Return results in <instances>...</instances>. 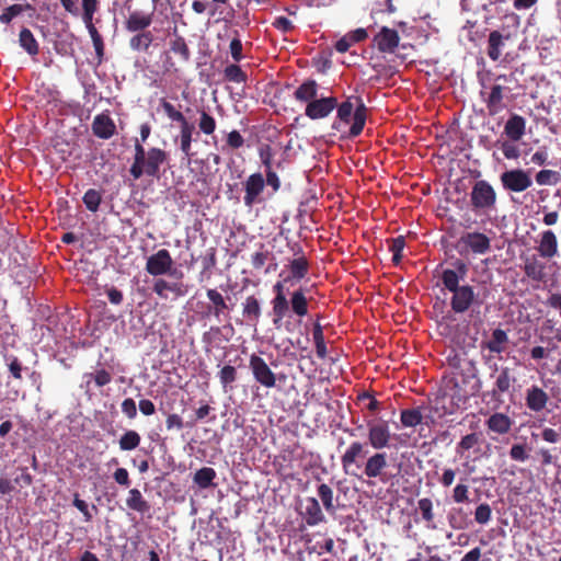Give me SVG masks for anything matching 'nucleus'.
I'll use <instances>...</instances> for the list:
<instances>
[{
  "mask_svg": "<svg viewBox=\"0 0 561 561\" xmlns=\"http://www.w3.org/2000/svg\"><path fill=\"white\" fill-rule=\"evenodd\" d=\"M295 259L290 260L279 274V279L273 285L274 298L271 301L273 324L280 327L283 319L289 311L298 318L308 314V299L302 287L289 293V288L300 283L309 273V262L302 248L296 243L293 248Z\"/></svg>",
  "mask_w": 561,
  "mask_h": 561,
  "instance_id": "nucleus-1",
  "label": "nucleus"
},
{
  "mask_svg": "<svg viewBox=\"0 0 561 561\" xmlns=\"http://www.w3.org/2000/svg\"><path fill=\"white\" fill-rule=\"evenodd\" d=\"M450 265L451 267L442 271L439 279L444 289L451 293L449 300L450 309L457 314H462L474 306L479 307L481 301L473 286L460 284V282L465 280L469 272L467 263L461 259H456Z\"/></svg>",
  "mask_w": 561,
  "mask_h": 561,
  "instance_id": "nucleus-2",
  "label": "nucleus"
},
{
  "mask_svg": "<svg viewBox=\"0 0 561 561\" xmlns=\"http://www.w3.org/2000/svg\"><path fill=\"white\" fill-rule=\"evenodd\" d=\"M336 119L332 123V129L343 131V127L352 122L343 138L358 137L365 127L368 108L359 96H348L344 102L337 103Z\"/></svg>",
  "mask_w": 561,
  "mask_h": 561,
  "instance_id": "nucleus-3",
  "label": "nucleus"
},
{
  "mask_svg": "<svg viewBox=\"0 0 561 561\" xmlns=\"http://www.w3.org/2000/svg\"><path fill=\"white\" fill-rule=\"evenodd\" d=\"M167 160V153L160 148H150L145 150L144 146L136 140L134 162L129 169L135 180L140 179L144 174L148 176H157L160 165Z\"/></svg>",
  "mask_w": 561,
  "mask_h": 561,
  "instance_id": "nucleus-4",
  "label": "nucleus"
},
{
  "mask_svg": "<svg viewBox=\"0 0 561 561\" xmlns=\"http://www.w3.org/2000/svg\"><path fill=\"white\" fill-rule=\"evenodd\" d=\"M368 448L367 443L354 440L345 449L341 456V465L343 472L346 476L362 478V472L365 466L364 460L367 459Z\"/></svg>",
  "mask_w": 561,
  "mask_h": 561,
  "instance_id": "nucleus-5",
  "label": "nucleus"
},
{
  "mask_svg": "<svg viewBox=\"0 0 561 561\" xmlns=\"http://www.w3.org/2000/svg\"><path fill=\"white\" fill-rule=\"evenodd\" d=\"M497 195L486 180L474 182L470 192V205L476 213H488L495 209Z\"/></svg>",
  "mask_w": 561,
  "mask_h": 561,
  "instance_id": "nucleus-6",
  "label": "nucleus"
},
{
  "mask_svg": "<svg viewBox=\"0 0 561 561\" xmlns=\"http://www.w3.org/2000/svg\"><path fill=\"white\" fill-rule=\"evenodd\" d=\"M173 263L170 252L165 249H161L147 259L145 268L149 275L154 277L168 274L181 279L183 273L176 268H172Z\"/></svg>",
  "mask_w": 561,
  "mask_h": 561,
  "instance_id": "nucleus-7",
  "label": "nucleus"
},
{
  "mask_svg": "<svg viewBox=\"0 0 561 561\" xmlns=\"http://www.w3.org/2000/svg\"><path fill=\"white\" fill-rule=\"evenodd\" d=\"M516 378L512 374V369L507 366L501 367L499 374L495 376L493 388L483 393V399L490 398L495 403V408H499L504 403L503 394L510 392Z\"/></svg>",
  "mask_w": 561,
  "mask_h": 561,
  "instance_id": "nucleus-8",
  "label": "nucleus"
},
{
  "mask_svg": "<svg viewBox=\"0 0 561 561\" xmlns=\"http://www.w3.org/2000/svg\"><path fill=\"white\" fill-rule=\"evenodd\" d=\"M500 181L503 188L511 193L525 192L533 185L529 172L519 168L504 171L500 175Z\"/></svg>",
  "mask_w": 561,
  "mask_h": 561,
  "instance_id": "nucleus-9",
  "label": "nucleus"
},
{
  "mask_svg": "<svg viewBox=\"0 0 561 561\" xmlns=\"http://www.w3.org/2000/svg\"><path fill=\"white\" fill-rule=\"evenodd\" d=\"M249 368L255 381L263 387L274 388L276 386V375L261 356L252 354L249 359Z\"/></svg>",
  "mask_w": 561,
  "mask_h": 561,
  "instance_id": "nucleus-10",
  "label": "nucleus"
},
{
  "mask_svg": "<svg viewBox=\"0 0 561 561\" xmlns=\"http://www.w3.org/2000/svg\"><path fill=\"white\" fill-rule=\"evenodd\" d=\"M458 243L463 247L465 251H470L476 255L486 254L491 250V239L478 231L463 233Z\"/></svg>",
  "mask_w": 561,
  "mask_h": 561,
  "instance_id": "nucleus-11",
  "label": "nucleus"
},
{
  "mask_svg": "<svg viewBox=\"0 0 561 561\" xmlns=\"http://www.w3.org/2000/svg\"><path fill=\"white\" fill-rule=\"evenodd\" d=\"M524 274L533 282L542 283L547 278V264L539 254L522 255Z\"/></svg>",
  "mask_w": 561,
  "mask_h": 561,
  "instance_id": "nucleus-12",
  "label": "nucleus"
},
{
  "mask_svg": "<svg viewBox=\"0 0 561 561\" xmlns=\"http://www.w3.org/2000/svg\"><path fill=\"white\" fill-rule=\"evenodd\" d=\"M367 426L368 443L374 449L380 450L389 446L391 434L388 422H368Z\"/></svg>",
  "mask_w": 561,
  "mask_h": 561,
  "instance_id": "nucleus-13",
  "label": "nucleus"
},
{
  "mask_svg": "<svg viewBox=\"0 0 561 561\" xmlns=\"http://www.w3.org/2000/svg\"><path fill=\"white\" fill-rule=\"evenodd\" d=\"M336 106L337 99L334 96L314 99L307 104L305 114L310 119H321L329 116Z\"/></svg>",
  "mask_w": 561,
  "mask_h": 561,
  "instance_id": "nucleus-14",
  "label": "nucleus"
},
{
  "mask_svg": "<svg viewBox=\"0 0 561 561\" xmlns=\"http://www.w3.org/2000/svg\"><path fill=\"white\" fill-rule=\"evenodd\" d=\"M265 180L261 173H253L244 182V196L243 202L248 207H252L254 204L260 203V195L264 191Z\"/></svg>",
  "mask_w": 561,
  "mask_h": 561,
  "instance_id": "nucleus-15",
  "label": "nucleus"
},
{
  "mask_svg": "<svg viewBox=\"0 0 561 561\" xmlns=\"http://www.w3.org/2000/svg\"><path fill=\"white\" fill-rule=\"evenodd\" d=\"M153 293L161 299L169 298L168 293H172L174 298L184 297L188 293V287L182 282H169L164 278L154 279L152 286Z\"/></svg>",
  "mask_w": 561,
  "mask_h": 561,
  "instance_id": "nucleus-16",
  "label": "nucleus"
},
{
  "mask_svg": "<svg viewBox=\"0 0 561 561\" xmlns=\"http://www.w3.org/2000/svg\"><path fill=\"white\" fill-rule=\"evenodd\" d=\"M387 467V454L375 453L366 459L363 472L360 474L362 477L365 476L368 479L379 478L381 481H385L383 471Z\"/></svg>",
  "mask_w": 561,
  "mask_h": 561,
  "instance_id": "nucleus-17",
  "label": "nucleus"
},
{
  "mask_svg": "<svg viewBox=\"0 0 561 561\" xmlns=\"http://www.w3.org/2000/svg\"><path fill=\"white\" fill-rule=\"evenodd\" d=\"M374 42L380 53L391 54L399 46L400 36L396 30L382 26L375 35Z\"/></svg>",
  "mask_w": 561,
  "mask_h": 561,
  "instance_id": "nucleus-18",
  "label": "nucleus"
},
{
  "mask_svg": "<svg viewBox=\"0 0 561 561\" xmlns=\"http://www.w3.org/2000/svg\"><path fill=\"white\" fill-rule=\"evenodd\" d=\"M153 22V11L146 13L144 11L134 10L128 13L124 21V28L130 32L149 31L148 27Z\"/></svg>",
  "mask_w": 561,
  "mask_h": 561,
  "instance_id": "nucleus-19",
  "label": "nucleus"
},
{
  "mask_svg": "<svg viewBox=\"0 0 561 561\" xmlns=\"http://www.w3.org/2000/svg\"><path fill=\"white\" fill-rule=\"evenodd\" d=\"M558 238L552 230H543L539 234L538 245L536 250L538 252L537 254H539L540 257L546 260L554 257L558 254Z\"/></svg>",
  "mask_w": 561,
  "mask_h": 561,
  "instance_id": "nucleus-20",
  "label": "nucleus"
},
{
  "mask_svg": "<svg viewBox=\"0 0 561 561\" xmlns=\"http://www.w3.org/2000/svg\"><path fill=\"white\" fill-rule=\"evenodd\" d=\"M549 401L548 393L537 385H533L526 390V407L533 412H541L546 409Z\"/></svg>",
  "mask_w": 561,
  "mask_h": 561,
  "instance_id": "nucleus-21",
  "label": "nucleus"
},
{
  "mask_svg": "<svg viewBox=\"0 0 561 561\" xmlns=\"http://www.w3.org/2000/svg\"><path fill=\"white\" fill-rule=\"evenodd\" d=\"M93 134L101 139H110L116 133V125L108 114H99L92 122Z\"/></svg>",
  "mask_w": 561,
  "mask_h": 561,
  "instance_id": "nucleus-22",
  "label": "nucleus"
},
{
  "mask_svg": "<svg viewBox=\"0 0 561 561\" xmlns=\"http://www.w3.org/2000/svg\"><path fill=\"white\" fill-rule=\"evenodd\" d=\"M526 133V119L518 115L512 114L505 123L504 134L511 141L520 140Z\"/></svg>",
  "mask_w": 561,
  "mask_h": 561,
  "instance_id": "nucleus-23",
  "label": "nucleus"
},
{
  "mask_svg": "<svg viewBox=\"0 0 561 561\" xmlns=\"http://www.w3.org/2000/svg\"><path fill=\"white\" fill-rule=\"evenodd\" d=\"M513 425V420L505 413L495 412L490 415V417L485 421V426L489 432L495 433L497 435L507 434Z\"/></svg>",
  "mask_w": 561,
  "mask_h": 561,
  "instance_id": "nucleus-24",
  "label": "nucleus"
},
{
  "mask_svg": "<svg viewBox=\"0 0 561 561\" xmlns=\"http://www.w3.org/2000/svg\"><path fill=\"white\" fill-rule=\"evenodd\" d=\"M242 316L251 324L256 325L261 316V301L254 295L248 296L242 302Z\"/></svg>",
  "mask_w": 561,
  "mask_h": 561,
  "instance_id": "nucleus-25",
  "label": "nucleus"
},
{
  "mask_svg": "<svg viewBox=\"0 0 561 561\" xmlns=\"http://www.w3.org/2000/svg\"><path fill=\"white\" fill-rule=\"evenodd\" d=\"M505 88L500 84H494L491 88L488 99L485 100L488 113L491 116L497 115L505 108L504 100Z\"/></svg>",
  "mask_w": 561,
  "mask_h": 561,
  "instance_id": "nucleus-26",
  "label": "nucleus"
},
{
  "mask_svg": "<svg viewBox=\"0 0 561 561\" xmlns=\"http://www.w3.org/2000/svg\"><path fill=\"white\" fill-rule=\"evenodd\" d=\"M510 38V35H502L499 31H492L488 37L486 54L493 61H497L502 56V49L505 46V41Z\"/></svg>",
  "mask_w": 561,
  "mask_h": 561,
  "instance_id": "nucleus-27",
  "label": "nucleus"
},
{
  "mask_svg": "<svg viewBox=\"0 0 561 561\" xmlns=\"http://www.w3.org/2000/svg\"><path fill=\"white\" fill-rule=\"evenodd\" d=\"M134 35L129 38L128 45L133 51L147 53L154 41L151 31L131 32Z\"/></svg>",
  "mask_w": 561,
  "mask_h": 561,
  "instance_id": "nucleus-28",
  "label": "nucleus"
},
{
  "mask_svg": "<svg viewBox=\"0 0 561 561\" xmlns=\"http://www.w3.org/2000/svg\"><path fill=\"white\" fill-rule=\"evenodd\" d=\"M126 505L131 511L140 514L148 513L151 508L149 502L144 497L138 489H130L126 499Z\"/></svg>",
  "mask_w": 561,
  "mask_h": 561,
  "instance_id": "nucleus-29",
  "label": "nucleus"
},
{
  "mask_svg": "<svg viewBox=\"0 0 561 561\" xmlns=\"http://www.w3.org/2000/svg\"><path fill=\"white\" fill-rule=\"evenodd\" d=\"M195 131V126L193 123L184 124L183 126H180V149L183 152V154L190 160V158L193 156L192 152V142H193V134Z\"/></svg>",
  "mask_w": 561,
  "mask_h": 561,
  "instance_id": "nucleus-30",
  "label": "nucleus"
},
{
  "mask_svg": "<svg viewBox=\"0 0 561 561\" xmlns=\"http://www.w3.org/2000/svg\"><path fill=\"white\" fill-rule=\"evenodd\" d=\"M507 342V333L499 328L492 331L491 339L488 342H483L482 347L488 348L491 353L501 354L505 351Z\"/></svg>",
  "mask_w": 561,
  "mask_h": 561,
  "instance_id": "nucleus-31",
  "label": "nucleus"
},
{
  "mask_svg": "<svg viewBox=\"0 0 561 561\" xmlns=\"http://www.w3.org/2000/svg\"><path fill=\"white\" fill-rule=\"evenodd\" d=\"M305 516L309 526H316L324 520V515L317 499L308 497L306 500Z\"/></svg>",
  "mask_w": 561,
  "mask_h": 561,
  "instance_id": "nucleus-32",
  "label": "nucleus"
},
{
  "mask_svg": "<svg viewBox=\"0 0 561 561\" xmlns=\"http://www.w3.org/2000/svg\"><path fill=\"white\" fill-rule=\"evenodd\" d=\"M206 296L211 302V307L208 308L209 313H211L217 319L220 318V316L229 309L224 296L217 290L209 288L206 291Z\"/></svg>",
  "mask_w": 561,
  "mask_h": 561,
  "instance_id": "nucleus-33",
  "label": "nucleus"
},
{
  "mask_svg": "<svg viewBox=\"0 0 561 561\" xmlns=\"http://www.w3.org/2000/svg\"><path fill=\"white\" fill-rule=\"evenodd\" d=\"M318 83L314 80L302 82L294 92V98L299 102L309 103L317 98Z\"/></svg>",
  "mask_w": 561,
  "mask_h": 561,
  "instance_id": "nucleus-34",
  "label": "nucleus"
},
{
  "mask_svg": "<svg viewBox=\"0 0 561 561\" xmlns=\"http://www.w3.org/2000/svg\"><path fill=\"white\" fill-rule=\"evenodd\" d=\"M19 44L30 56H36L39 53L38 42L34 37L33 33L26 27H23L20 31Z\"/></svg>",
  "mask_w": 561,
  "mask_h": 561,
  "instance_id": "nucleus-35",
  "label": "nucleus"
},
{
  "mask_svg": "<svg viewBox=\"0 0 561 561\" xmlns=\"http://www.w3.org/2000/svg\"><path fill=\"white\" fill-rule=\"evenodd\" d=\"M450 528L455 530H462L468 528L470 520L468 514L462 507L453 508L447 516Z\"/></svg>",
  "mask_w": 561,
  "mask_h": 561,
  "instance_id": "nucleus-36",
  "label": "nucleus"
},
{
  "mask_svg": "<svg viewBox=\"0 0 561 561\" xmlns=\"http://www.w3.org/2000/svg\"><path fill=\"white\" fill-rule=\"evenodd\" d=\"M218 378L222 390L225 392L231 391L233 389V383L238 379L237 368L232 365H225L218 371Z\"/></svg>",
  "mask_w": 561,
  "mask_h": 561,
  "instance_id": "nucleus-37",
  "label": "nucleus"
},
{
  "mask_svg": "<svg viewBox=\"0 0 561 561\" xmlns=\"http://www.w3.org/2000/svg\"><path fill=\"white\" fill-rule=\"evenodd\" d=\"M31 10L34 11V7L30 3H15L7 7L3 12L0 14V23L9 24L11 21L23 12Z\"/></svg>",
  "mask_w": 561,
  "mask_h": 561,
  "instance_id": "nucleus-38",
  "label": "nucleus"
},
{
  "mask_svg": "<svg viewBox=\"0 0 561 561\" xmlns=\"http://www.w3.org/2000/svg\"><path fill=\"white\" fill-rule=\"evenodd\" d=\"M216 471L210 467H203L197 470L194 474L193 481L201 489H208L214 485V479L216 478Z\"/></svg>",
  "mask_w": 561,
  "mask_h": 561,
  "instance_id": "nucleus-39",
  "label": "nucleus"
},
{
  "mask_svg": "<svg viewBox=\"0 0 561 561\" xmlns=\"http://www.w3.org/2000/svg\"><path fill=\"white\" fill-rule=\"evenodd\" d=\"M160 107L163 110L164 114L171 122H176L180 124V126L190 123L184 114L167 99H160Z\"/></svg>",
  "mask_w": 561,
  "mask_h": 561,
  "instance_id": "nucleus-40",
  "label": "nucleus"
},
{
  "mask_svg": "<svg viewBox=\"0 0 561 561\" xmlns=\"http://www.w3.org/2000/svg\"><path fill=\"white\" fill-rule=\"evenodd\" d=\"M160 107L163 110L164 114L171 122H176L180 124V126L190 123L184 114L167 99H160Z\"/></svg>",
  "mask_w": 561,
  "mask_h": 561,
  "instance_id": "nucleus-41",
  "label": "nucleus"
},
{
  "mask_svg": "<svg viewBox=\"0 0 561 561\" xmlns=\"http://www.w3.org/2000/svg\"><path fill=\"white\" fill-rule=\"evenodd\" d=\"M535 181L540 186L557 185L561 181V173L551 169H542L536 173Z\"/></svg>",
  "mask_w": 561,
  "mask_h": 561,
  "instance_id": "nucleus-42",
  "label": "nucleus"
},
{
  "mask_svg": "<svg viewBox=\"0 0 561 561\" xmlns=\"http://www.w3.org/2000/svg\"><path fill=\"white\" fill-rule=\"evenodd\" d=\"M312 337L316 345V353L320 359H324L328 355V350L324 341L323 328L319 322L313 324Z\"/></svg>",
  "mask_w": 561,
  "mask_h": 561,
  "instance_id": "nucleus-43",
  "label": "nucleus"
},
{
  "mask_svg": "<svg viewBox=\"0 0 561 561\" xmlns=\"http://www.w3.org/2000/svg\"><path fill=\"white\" fill-rule=\"evenodd\" d=\"M141 442V437L138 432L134 430L126 431L119 438V448L124 451L136 449Z\"/></svg>",
  "mask_w": 561,
  "mask_h": 561,
  "instance_id": "nucleus-44",
  "label": "nucleus"
},
{
  "mask_svg": "<svg viewBox=\"0 0 561 561\" xmlns=\"http://www.w3.org/2000/svg\"><path fill=\"white\" fill-rule=\"evenodd\" d=\"M531 447L525 442L512 445L508 455L513 461L526 462L530 457Z\"/></svg>",
  "mask_w": 561,
  "mask_h": 561,
  "instance_id": "nucleus-45",
  "label": "nucleus"
},
{
  "mask_svg": "<svg viewBox=\"0 0 561 561\" xmlns=\"http://www.w3.org/2000/svg\"><path fill=\"white\" fill-rule=\"evenodd\" d=\"M401 423L404 427H414L422 423L423 415L420 408L405 409L401 411Z\"/></svg>",
  "mask_w": 561,
  "mask_h": 561,
  "instance_id": "nucleus-46",
  "label": "nucleus"
},
{
  "mask_svg": "<svg viewBox=\"0 0 561 561\" xmlns=\"http://www.w3.org/2000/svg\"><path fill=\"white\" fill-rule=\"evenodd\" d=\"M170 49L175 55H179L181 57L182 61H188L191 58V51L190 48L184 39L183 36L176 35L171 42H170Z\"/></svg>",
  "mask_w": 561,
  "mask_h": 561,
  "instance_id": "nucleus-47",
  "label": "nucleus"
},
{
  "mask_svg": "<svg viewBox=\"0 0 561 561\" xmlns=\"http://www.w3.org/2000/svg\"><path fill=\"white\" fill-rule=\"evenodd\" d=\"M318 495L328 513H333L335 511L333 504V490L330 485L325 483H321L318 485Z\"/></svg>",
  "mask_w": 561,
  "mask_h": 561,
  "instance_id": "nucleus-48",
  "label": "nucleus"
},
{
  "mask_svg": "<svg viewBox=\"0 0 561 561\" xmlns=\"http://www.w3.org/2000/svg\"><path fill=\"white\" fill-rule=\"evenodd\" d=\"M216 119L205 110L199 111L198 127L204 135H213L216 130Z\"/></svg>",
  "mask_w": 561,
  "mask_h": 561,
  "instance_id": "nucleus-49",
  "label": "nucleus"
},
{
  "mask_svg": "<svg viewBox=\"0 0 561 561\" xmlns=\"http://www.w3.org/2000/svg\"><path fill=\"white\" fill-rule=\"evenodd\" d=\"M224 76L230 82L243 83L247 81L245 72L236 64L228 65L224 70Z\"/></svg>",
  "mask_w": 561,
  "mask_h": 561,
  "instance_id": "nucleus-50",
  "label": "nucleus"
},
{
  "mask_svg": "<svg viewBox=\"0 0 561 561\" xmlns=\"http://www.w3.org/2000/svg\"><path fill=\"white\" fill-rule=\"evenodd\" d=\"M82 201H83V204L85 205V207L90 211L95 213V211H98L100 204L102 202V195L99 191H96L94 188H89L84 193Z\"/></svg>",
  "mask_w": 561,
  "mask_h": 561,
  "instance_id": "nucleus-51",
  "label": "nucleus"
},
{
  "mask_svg": "<svg viewBox=\"0 0 561 561\" xmlns=\"http://www.w3.org/2000/svg\"><path fill=\"white\" fill-rule=\"evenodd\" d=\"M417 508L422 514L423 520L431 527L434 520L433 502L428 497H423L417 501Z\"/></svg>",
  "mask_w": 561,
  "mask_h": 561,
  "instance_id": "nucleus-52",
  "label": "nucleus"
},
{
  "mask_svg": "<svg viewBox=\"0 0 561 561\" xmlns=\"http://www.w3.org/2000/svg\"><path fill=\"white\" fill-rule=\"evenodd\" d=\"M492 518V508L488 503H481L474 511V520L480 525L488 524Z\"/></svg>",
  "mask_w": 561,
  "mask_h": 561,
  "instance_id": "nucleus-53",
  "label": "nucleus"
},
{
  "mask_svg": "<svg viewBox=\"0 0 561 561\" xmlns=\"http://www.w3.org/2000/svg\"><path fill=\"white\" fill-rule=\"evenodd\" d=\"M451 499L455 503H466L469 501V485L466 483H458L453 489Z\"/></svg>",
  "mask_w": 561,
  "mask_h": 561,
  "instance_id": "nucleus-54",
  "label": "nucleus"
},
{
  "mask_svg": "<svg viewBox=\"0 0 561 561\" xmlns=\"http://www.w3.org/2000/svg\"><path fill=\"white\" fill-rule=\"evenodd\" d=\"M85 377L93 379L96 387H104L112 381V375L104 368L98 369L94 374H85Z\"/></svg>",
  "mask_w": 561,
  "mask_h": 561,
  "instance_id": "nucleus-55",
  "label": "nucleus"
},
{
  "mask_svg": "<svg viewBox=\"0 0 561 561\" xmlns=\"http://www.w3.org/2000/svg\"><path fill=\"white\" fill-rule=\"evenodd\" d=\"M99 10V0H82V20L90 22L93 20L94 13Z\"/></svg>",
  "mask_w": 561,
  "mask_h": 561,
  "instance_id": "nucleus-56",
  "label": "nucleus"
},
{
  "mask_svg": "<svg viewBox=\"0 0 561 561\" xmlns=\"http://www.w3.org/2000/svg\"><path fill=\"white\" fill-rule=\"evenodd\" d=\"M270 257V252L264 250V245H261V250L251 255V264L253 268L261 270Z\"/></svg>",
  "mask_w": 561,
  "mask_h": 561,
  "instance_id": "nucleus-57",
  "label": "nucleus"
},
{
  "mask_svg": "<svg viewBox=\"0 0 561 561\" xmlns=\"http://www.w3.org/2000/svg\"><path fill=\"white\" fill-rule=\"evenodd\" d=\"M479 443V436L477 433H470L465 435L461 440L458 443L457 451L462 453L471 449Z\"/></svg>",
  "mask_w": 561,
  "mask_h": 561,
  "instance_id": "nucleus-58",
  "label": "nucleus"
},
{
  "mask_svg": "<svg viewBox=\"0 0 561 561\" xmlns=\"http://www.w3.org/2000/svg\"><path fill=\"white\" fill-rule=\"evenodd\" d=\"M226 144L230 149L237 150L243 147L244 138L234 129L227 134Z\"/></svg>",
  "mask_w": 561,
  "mask_h": 561,
  "instance_id": "nucleus-59",
  "label": "nucleus"
},
{
  "mask_svg": "<svg viewBox=\"0 0 561 561\" xmlns=\"http://www.w3.org/2000/svg\"><path fill=\"white\" fill-rule=\"evenodd\" d=\"M501 150L506 159L516 160L520 156L518 147L513 141L505 140L501 142Z\"/></svg>",
  "mask_w": 561,
  "mask_h": 561,
  "instance_id": "nucleus-60",
  "label": "nucleus"
},
{
  "mask_svg": "<svg viewBox=\"0 0 561 561\" xmlns=\"http://www.w3.org/2000/svg\"><path fill=\"white\" fill-rule=\"evenodd\" d=\"M229 49H230L231 57L236 62H239L242 60V58H243L242 42L239 38V36H236L231 39Z\"/></svg>",
  "mask_w": 561,
  "mask_h": 561,
  "instance_id": "nucleus-61",
  "label": "nucleus"
},
{
  "mask_svg": "<svg viewBox=\"0 0 561 561\" xmlns=\"http://www.w3.org/2000/svg\"><path fill=\"white\" fill-rule=\"evenodd\" d=\"M122 412L129 419L134 420L137 416L136 402L131 398H126L121 404Z\"/></svg>",
  "mask_w": 561,
  "mask_h": 561,
  "instance_id": "nucleus-62",
  "label": "nucleus"
},
{
  "mask_svg": "<svg viewBox=\"0 0 561 561\" xmlns=\"http://www.w3.org/2000/svg\"><path fill=\"white\" fill-rule=\"evenodd\" d=\"M72 504H73V506L77 510H79L82 513L85 522H91L92 520L93 516H92V514L89 511V506H88L87 502L81 500L79 497L78 493L75 494Z\"/></svg>",
  "mask_w": 561,
  "mask_h": 561,
  "instance_id": "nucleus-63",
  "label": "nucleus"
},
{
  "mask_svg": "<svg viewBox=\"0 0 561 561\" xmlns=\"http://www.w3.org/2000/svg\"><path fill=\"white\" fill-rule=\"evenodd\" d=\"M113 478L117 484L125 488H128L131 483L129 479V473L125 468H117L113 473Z\"/></svg>",
  "mask_w": 561,
  "mask_h": 561,
  "instance_id": "nucleus-64",
  "label": "nucleus"
}]
</instances>
